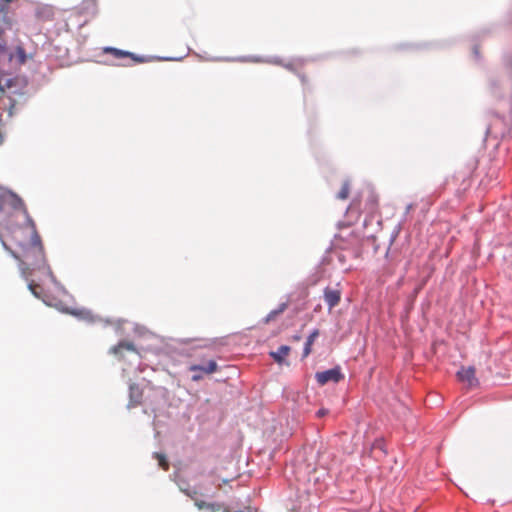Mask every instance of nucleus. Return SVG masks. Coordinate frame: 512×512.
<instances>
[{"instance_id": "20", "label": "nucleus", "mask_w": 512, "mask_h": 512, "mask_svg": "<svg viewBox=\"0 0 512 512\" xmlns=\"http://www.w3.org/2000/svg\"><path fill=\"white\" fill-rule=\"evenodd\" d=\"M202 378H203L202 374H194L192 376V380L195 382L201 380Z\"/></svg>"}, {"instance_id": "18", "label": "nucleus", "mask_w": 512, "mask_h": 512, "mask_svg": "<svg viewBox=\"0 0 512 512\" xmlns=\"http://www.w3.org/2000/svg\"><path fill=\"white\" fill-rule=\"evenodd\" d=\"M134 350V347L130 343H120L118 346L113 347L114 353H119L121 349Z\"/></svg>"}, {"instance_id": "3", "label": "nucleus", "mask_w": 512, "mask_h": 512, "mask_svg": "<svg viewBox=\"0 0 512 512\" xmlns=\"http://www.w3.org/2000/svg\"><path fill=\"white\" fill-rule=\"evenodd\" d=\"M2 51L3 47L0 45V52ZM26 90L27 81L24 78H9L4 83L0 79V91L2 92L0 101L3 108L7 110L8 117H12L15 106L25 100Z\"/></svg>"}, {"instance_id": "22", "label": "nucleus", "mask_w": 512, "mask_h": 512, "mask_svg": "<svg viewBox=\"0 0 512 512\" xmlns=\"http://www.w3.org/2000/svg\"><path fill=\"white\" fill-rule=\"evenodd\" d=\"M300 79H301V82H302L303 84H306V83H307V78H306L304 75H301V76H300Z\"/></svg>"}, {"instance_id": "15", "label": "nucleus", "mask_w": 512, "mask_h": 512, "mask_svg": "<svg viewBox=\"0 0 512 512\" xmlns=\"http://www.w3.org/2000/svg\"><path fill=\"white\" fill-rule=\"evenodd\" d=\"M287 308L286 303H282L279 305V307L275 310H272L266 317V322H269L273 319H275L279 314L283 313Z\"/></svg>"}, {"instance_id": "16", "label": "nucleus", "mask_w": 512, "mask_h": 512, "mask_svg": "<svg viewBox=\"0 0 512 512\" xmlns=\"http://www.w3.org/2000/svg\"><path fill=\"white\" fill-rule=\"evenodd\" d=\"M154 458L157 459L159 466L163 470L167 471L169 469V462L164 454L155 452Z\"/></svg>"}, {"instance_id": "17", "label": "nucleus", "mask_w": 512, "mask_h": 512, "mask_svg": "<svg viewBox=\"0 0 512 512\" xmlns=\"http://www.w3.org/2000/svg\"><path fill=\"white\" fill-rule=\"evenodd\" d=\"M349 193H350V185H349L348 181H345L342 184V187H341L339 193L337 194V198L340 200H345L348 198Z\"/></svg>"}, {"instance_id": "14", "label": "nucleus", "mask_w": 512, "mask_h": 512, "mask_svg": "<svg viewBox=\"0 0 512 512\" xmlns=\"http://www.w3.org/2000/svg\"><path fill=\"white\" fill-rule=\"evenodd\" d=\"M28 288L35 297L39 299L43 298L44 290L41 285L35 283L34 281H31L28 283Z\"/></svg>"}, {"instance_id": "10", "label": "nucleus", "mask_w": 512, "mask_h": 512, "mask_svg": "<svg viewBox=\"0 0 512 512\" xmlns=\"http://www.w3.org/2000/svg\"><path fill=\"white\" fill-rule=\"evenodd\" d=\"M195 505L200 510H208L209 512H219L222 509L219 503H209L202 500H196Z\"/></svg>"}, {"instance_id": "1", "label": "nucleus", "mask_w": 512, "mask_h": 512, "mask_svg": "<svg viewBox=\"0 0 512 512\" xmlns=\"http://www.w3.org/2000/svg\"><path fill=\"white\" fill-rule=\"evenodd\" d=\"M23 212L27 221L24 225L7 224L0 229V240L3 247L11 254L29 244L32 240L40 238L35 223L28 217L21 198L11 192L0 194V212Z\"/></svg>"}, {"instance_id": "12", "label": "nucleus", "mask_w": 512, "mask_h": 512, "mask_svg": "<svg viewBox=\"0 0 512 512\" xmlns=\"http://www.w3.org/2000/svg\"><path fill=\"white\" fill-rule=\"evenodd\" d=\"M319 336V331L317 329H315L307 338L306 340V343H305V346H304V350H303V357H307L311 351H312V345L314 343V341L316 340V338Z\"/></svg>"}, {"instance_id": "5", "label": "nucleus", "mask_w": 512, "mask_h": 512, "mask_svg": "<svg viewBox=\"0 0 512 512\" xmlns=\"http://www.w3.org/2000/svg\"><path fill=\"white\" fill-rule=\"evenodd\" d=\"M458 379L465 383L469 388L476 387L478 385V379L475 375V368L474 367H462L457 372Z\"/></svg>"}, {"instance_id": "24", "label": "nucleus", "mask_w": 512, "mask_h": 512, "mask_svg": "<svg viewBox=\"0 0 512 512\" xmlns=\"http://www.w3.org/2000/svg\"><path fill=\"white\" fill-rule=\"evenodd\" d=\"M294 339H295V340H299V339H300V337H299V336H295V337H294Z\"/></svg>"}, {"instance_id": "8", "label": "nucleus", "mask_w": 512, "mask_h": 512, "mask_svg": "<svg viewBox=\"0 0 512 512\" xmlns=\"http://www.w3.org/2000/svg\"><path fill=\"white\" fill-rule=\"evenodd\" d=\"M217 369H218V365L214 360H210L206 366L193 364L189 367L190 371H193V372L201 371L206 374L214 373L217 371Z\"/></svg>"}, {"instance_id": "2", "label": "nucleus", "mask_w": 512, "mask_h": 512, "mask_svg": "<svg viewBox=\"0 0 512 512\" xmlns=\"http://www.w3.org/2000/svg\"><path fill=\"white\" fill-rule=\"evenodd\" d=\"M12 256L19 261L21 274L26 280L35 271L51 275L41 238L32 240L19 250L12 251Z\"/></svg>"}, {"instance_id": "6", "label": "nucleus", "mask_w": 512, "mask_h": 512, "mask_svg": "<svg viewBox=\"0 0 512 512\" xmlns=\"http://www.w3.org/2000/svg\"><path fill=\"white\" fill-rule=\"evenodd\" d=\"M143 390L137 384L129 386V402L128 408H134L142 403Z\"/></svg>"}, {"instance_id": "23", "label": "nucleus", "mask_w": 512, "mask_h": 512, "mask_svg": "<svg viewBox=\"0 0 512 512\" xmlns=\"http://www.w3.org/2000/svg\"><path fill=\"white\" fill-rule=\"evenodd\" d=\"M223 512H230V510L228 508H224Z\"/></svg>"}, {"instance_id": "9", "label": "nucleus", "mask_w": 512, "mask_h": 512, "mask_svg": "<svg viewBox=\"0 0 512 512\" xmlns=\"http://www.w3.org/2000/svg\"><path fill=\"white\" fill-rule=\"evenodd\" d=\"M290 347L287 345H282L278 348L277 351L270 352V356L279 364L283 363L285 357L288 356L290 352Z\"/></svg>"}, {"instance_id": "19", "label": "nucleus", "mask_w": 512, "mask_h": 512, "mask_svg": "<svg viewBox=\"0 0 512 512\" xmlns=\"http://www.w3.org/2000/svg\"><path fill=\"white\" fill-rule=\"evenodd\" d=\"M327 413H328V410H327V409L322 408V409H319V410L317 411V416H318V417H323V416H325Z\"/></svg>"}, {"instance_id": "13", "label": "nucleus", "mask_w": 512, "mask_h": 512, "mask_svg": "<svg viewBox=\"0 0 512 512\" xmlns=\"http://www.w3.org/2000/svg\"><path fill=\"white\" fill-rule=\"evenodd\" d=\"M11 59H15L19 64H24L27 60L25 49L22 46H17Z\"/></svg>"}, {"instance_id": "11", "label": "nucleus", "mask_w": 512, "mask_h": 512, "mask_svg": "<svg viewBox=\"0 0 512 512\" xmlns=\"http://www.w3.org/2000/svg\"><path fill=\"white\" fill-rule=\"evenodd\" d=\"M104 52L108 53V54H112L117 59L133 58L134 60H137L136 58H134L132 53L127 52V51H123V50H120V49H117V48H113V47H106V48H104Z\"/></svg>"}, {"instance_id": "7", "label": "nucleus", "mask_w": 512, "mask_h": 512, "mask_svg": "<svg viewBox=\"0 0 512 512\" xmlns=\"http://www.w3.org/2000/svg\"><path fill=\"white\" fill-rule=\"evenodd\" d=\"M324 299L329 306V309H332L339 304L341 293L339 290L326 288L324 291Z\"/></svg>"}, {"instance_id": "21", "label": "nucleus", "mask_w": 512, "mask_h": 512, "mask_svg": "<svg viewBox=\"0 0 512 512\" xmlns=\"http://www.w3.org/2000/svg\"><path fill=\"white\" fill-rule=\"evenodd\" d=\"M185 493H186L188 496H190V497H194V495H196V494H197V492H196V491H193V492L185 491Z\"/></svg>"}, {"instance_id": "4", "label": "nucleus", "mask_w": 512, "mask_h": 512, "mask_svg": "<svg viewBox=\"0 0 512 512\" xmlns=\"http://www.w3.org/2000/svg\"><path fill=\"white\" fill-rule=\"evenodd\" d=\"M315 378L320 385H325L328 382L338 383L344 378V376L341 373V369L339 367H335L326 371L317 372Z\"/></svg>"}]
</instances>
